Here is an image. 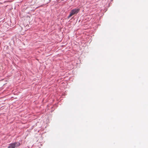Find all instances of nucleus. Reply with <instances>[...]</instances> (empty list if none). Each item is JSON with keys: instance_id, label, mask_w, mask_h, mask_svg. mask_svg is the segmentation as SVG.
<instances>
[{"instance_id": "nucleus-1", "label": "nucleus", "mask_w": 148, "mask_h": 148, "mask_svg": "<svg viewBox=\"0 0 148 148\" xmlns=\"http://www.w3.org/2000/svg\"><path fill=\"white\" fill-rule=\"evenodd\" d=\"M79 9L78 8L75 9L71 10L70 12V14L68 16V18H69L73 15L75 14H77L78 13L79 11Z\"/></svg>"}, {"instance_id": "nucleus-2", "label": "nucleus", "mask_w": 148, "mask_h": 148, "mask_svg": "<svg viewBox=\"0 0 148 148\" xmlns=\"http://www.w3.org/2000/svg\"><path fill=\"white\" fill-rule=\"evenodd\" d=\"M20 145V143L18 142L12 143L10 145L8 148H15L19 146Z\"/></svg>"}]
</instances>
